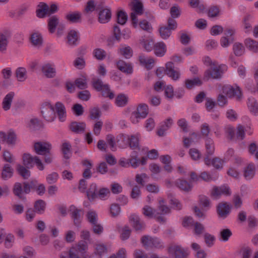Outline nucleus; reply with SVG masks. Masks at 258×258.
I'll list each match as a JSON object with an SVG mask.
<instances>
[{"label": "nucleus", "instance_id": "1", "mask_svg": "<svg viewBox=\"0 0 258 258\" xmlns=\"http://www.w3.org/2000/svg\"><path fill=\"white\" fill-rule=\"evenodd\" d=\"M225 70H226L225 65H218L216 62L214 61L213 66L205 71L204 79L206 80H209L210 79H219L222 77L223 72Z\"/></svg>", "mask_w": 258, "mask_h": 258}, {"label": "nucleus", "instance_id": "2", "mask_svg": "<svg viewBox=\"0 0 258 258\" xmlns=\"http://www.w3.org/2000/svg\"><path fill=\"white\" fill-rule=\"evenodd\" d=\"M171 59L172 61H169L166 63L165 74L173 80H177L180 78V74L178 70H175L173 62H181L182 58L180 56L175 55L171 57Z\"/></svg>", "mask_w": 258, "mask_h": 258}, {"label": "nucleus", "instance_id": "3", "mask_svg": "<svg viewBox=\"0 0 258 258\" xmlns=\"http://www.w3.org/2000/svg\"><path fill=\"white\" fill-rule=\"evenodd\" d=\"M38 8L36 10V15L38 17L40 18H44L46 16H49L58 11V7L55 4H51L49 7L44 3H40L38 6Z\"/></svg>", "mask_w": 258, "mask_h": 258}, {"label": "nucleus", "instance_id": "4", "mask_svg": "<svg viewBox=\"0 0 258 258\" xmlns=\"http://www.w3.org/2000/svg\"><path fill=\"white\" fill-rule=\"evenodd\" d=\"M149 113L148 106L145 103H141L138 105L137 110L132 113L131 116V121L133 123H137L139 119L145 118Z\"/></svg>", "mask_w": 258, "mask_h": 258}, {"label": "nucleus", "instance_id": "5", "mask_svg": "<svg viewBox=\"0 0 258 258\" xmlns=\"http://www.w3.org/2000/svg\"><path fill=\"white\" fill-rule=\"evenodd\" d=\"M86 241H80L70 249L69 255L70 258H80V256L85 253L88 250Z\"/></svg>", "mask_w": 258, "mask_h": 258}, {"label": "nucleus", "instance_id": "6", "mask_svg": "<svg viewBox=\"0 0 258 258\" xmlns=\"http://www.w3.org/2000/svg\"><path fill=\"white\" fill-rule=\"evenodd\" d=\"M31 184H33V182H31ZM31 187H33V185L31 186L27 182H24L23 185L19 182H16L14 185L13 190L15 196L18 197L20 200L23 201L26 199L23 194L29 193Z\"/></svg>", "mask_w": 258, "mask_h": 258}, {"label": "nucleus", "instance_id": "7", "mask_svg": "<svg viewBox=\"0 0 258 258\" xmlns=\"http://www.w3.org/2000/svg\"><path fill=\"white\" fill-rule=\"evenodd\" d=\"M223 92L229 98H234L238 101L242 99V94L240 88L237 86L226 85L223 87Z\"/></svg>", "mask_w": 258, "mask_h": 258}, {"label": "nucleus", "instance_id": "8", "mask_svg": "<svg viewBox=\"0 0 258 258\" xmlns=\"http://www.w3.org/2000/svg\"><path fill=\"white\" fill-rule=\"evenodd\" d=\"M22 159L23 164L27 168L32 167V164L35 162L40 170H43L44 169V166L41 160L37 156L33 157L30 154L25 153L23 155Z\"/></svg>", "mask_w": 258, "mask_h": 258}, {"label": "nucleus", "instance_id": "9", "mask_svg": "<svg viewBox=\"0 0 258 258\" xmlns=\"http://www.w3.org/2000/svg\"><path fill=\"white\" fill-rule=\"evenodd\" d=\"M167 24V26H161L159 29L160 35L163 39L169 38L171 35L172 30H174L177 28V23L173 19L169 18Z\"/></svg>", "mask_w": 258, "mask_h": 258}, {"label": "nucleus", "instance_id": "10", "mask_svg": "<svg viewBox=\"0 0 258 258\" xmlns=\"http://www.w3.org/2000/svg\"><path fill=\"white\" fill-rule=\"evenodd\" d=\"M168 252L174 258H187L188 254L187 249L174 243L168 247Z\"/></svg>", "mask_w": 258, "mask_h": 258}, {"label": "nucleus", "instance_id": "11", "mask_svg": "<svg viewBox=\"0 0 258 258\" xmlns=\"http://www.w3.org/2000/svg\"><path fill=\"white\" fill-rule=\"evenodd\" d=\"M43 117L48 122L53 121L55 118L54 108L49 102L44 103L41 107Z\"/></svg>", "mask_w": 258, "mask_h": 258}, {"label": "nucleus", "instance_id": "12", "mask_svg": "<svg viewBox=\"0 0 258 258\" xmlns=\"http://www.w3.org/2000/svg\"><path fill=\"white\" fill-rule=\"evenodd\" d=\"M170 212V209L165 205L163 200H161L159 202L157 210H156L155 218L158 222L164 223L166 221V219L162 215L168 214Z\"/></svg>", "mask_w": 258, "mask_h": 258}, {"label": "nucleus", "instance_id": "13", "mask_svg": "<svg viewBox=\"0 0 258 258\" xmlns=\"http://www.w3.org/2000/svg\"><path fill=\"white\" fill-rule=\"evenodd\" d=\"M132 10L133 11L131 14V18L133 24L136 26L138 23L137 15H141L143 13V4L139 1H135L132 3Z\"/></svg>", "mask_w": 258, "mask_h": 258}, {"label": "nucleus", "instance_id": "14", "mask_svg": "<svg viewBox=\"0 0 258 258\" xmlns=\"http://www.w3.org/2000/svg\"><path fill=\"white\" fill-rule=\"evenodd\" d=\"M51 149V144L46 142H37L34 143L33 150L38 155H45L50 152Z\"/></svg>", "mask_w": 258, "mask_h": 258}, {"label": "nucleus", "instance_id": "15", "mask_svg": "<svg viewBox=\"0 0 258 258\" xmlns=\"http://www.w3.org/2000/svg\"><path fill=\"white\" fill-rule=\"evenodd\" d=\"M231 192L230 188L226 185L220 187L214 186L211 191V197L214 199H218L221 195L230 196Z\"/></svg>", "mask_w": 258, "mask_h": 258}, {"label": "nucleus", "instance_id": "16", "mask_svg": "<svg viewBox=\"0 0 258 258\" xmlns=\"http://www.w3.org/2000/svg\"><path fill=\"white\" fill-rule=\"evenodd\" d=\"M231 206L227 202H221L217 207V212L219 217L223 219L226 218L229 214Z\"/></svg>", "mask_w": 258, "mask_h": 258}, {"label": "nucleus", "instance_id": "17", "mask_svg": "<svg viewBox=\"0 0 258 258\" xmlns=\"http://www.w3.org/2000/svg\"><path fill=\"white\" fill-rule=\"evenodd\" d=\"M70 211L71 212L72 218L73 219L75 226L78 227L80 226L83 215V211L81 209L77 208L74 206L70 207Z\"/></svg>", "mask_w": 258, "mask_h": 258}, {"label": "nucleus", "instance_id": "18", "mask_svg": "<svg viewBox=\"0 0 258 258\" xmlns=\"http://www.w3.org/2000/svg\"><path fill=\"white\" fill-rule=\"evenodd\" d=\"M130 222L136 231L142 230L145 228V223L140 219L138 216L135 214L130 216Z\"/></svg>", "mask_w": 258, "mask_h": 258}, {"label": "nucleus", "instance_id": "19", "mask_svg": "<svg viewBox=\"0 0 258 258\" xmlns=\"http://www.w3.org/2000/svg\"><path fill=\"white\" fill-rule=\"evenodd\" d=\"M55 111L60 121L63 122L66 120L67 117L66 107L61 102H57L55 103Z\"/></svg>", "mask_w": 258, "mask_h": 258}, {"label": "nucleus", "instance_id": "20", "mask_svg": "<svg viewBox=\"0 0 258 258\" xmlns=\"http://www.w3.org/2000/svg\"><path fill=\"white\" fill-rule=\"evenodd\" d=\"M116 68L121 72L131 74L133 72V66L130 62H126L125 61L120 59L116 62Z\"/></svg>", "mask_w": 258, "mask_h": 258}, {"label": "nucleus", "instance_id": "21", "mask_svg": "<svg viewBox=\"0 0 258 258\" xmlns=\"http://www.w3.org/2000/svg\"><path fill=\"white\" fill-rule=\"evenodd\" d=\"M86 126V123L84 122L73 121L70 124L69 128L74 133L81 134L85 131Z\"/></svg>", "mask_w": 258, "mask_h": 258}, {"label": "nucleus", "instance_id": "22", "mask_svg": "<svg viewBox=\"0 0 258 258\" xmlns=\"http://www.w3.org/2000/svg\"><path fill=\"white\" fill-rule=\"evenodd\" d=\"M140 63L144 66L147 69H151L155 64V60L153 57H146L143 54H140L139 56Z\"/></svg>", "mask_w": 258, "mask_h": 258}, {"label": "nucleus", "instance_id": "23", "mask_svg": "<svg viewBox=\"0 0 258 258\" xmlns=\"http://www.w3.org/2000/svg\"><path fill=\"white\" fill-rule=\"evenodd\" d=\"M155 54L159 57L164 56L166 52L167 47L163 42H158L154 45L153 47Z\"/></svg>", "mask_w": 258, "mask_h": 258}, {"label": "nucleus", "instance_id": "24", "mask_svg": "<svg viewBox=\"0 0 258 258\" xmlns=\"http://www.w3.org/2000/svg\"><path fill=\"white\" fill-rule=\"evenodd\" d=\"M82 14L78 11L70 12L66 15V19L71 23H79L81 21Z\"/></svg>", "mask_w": 258, "mask_h": 258}, {"label": "nucleus", "instance_id": "25", "mask_svg": "<svg viewBox=\"0 0 258 258\" xmlns=\"http://www.w3.org/2000/svg\"><path fill=\"white\" fill-rule=\"evenodd\" d=\"M14 96L15 93L10 92L4 97L2 102V108L5 111H7L10 109Z\"/></svg>", "mask_w": 258, "mask_h": 258}, {"label": "nucleus", "instance_id": "26", "mask_svg": "<svg viewBox=\"0 0 258 258\" xmlns=\"http://www.w3.org/2000/svg\"><path fill=\"white\" fill-rule=\"evenodd\" d=\"M111 13L109 9H104L99 13L98 21L100 23L104 24L107 23L110 19Z\"/></svg>", "mask_w": 258, "mask_h": 258}, {"label": "nucleus", "instance_id": "27", "mask_svg": "<svg viewBox=\"0 0 258 258\" xmlns=\"http://www.w3.org/2000/svg\"><path fill=\"white\" fill-rule=\"evenodd\" d=\"M173 123V120L171 118H168L160 125L157 131V135L162 137L165 135V132L168 130Z\"/></svg>", "mask_w": 258, "mask_h": 258}, {"label": "nucleus", "instance_id": "28", "mask_svg": "<svg viewBox=\"0 0 258 258\" xmlns=\"http://www.w3.org/2000/svg\"><path fill=\"white\" fill-rule=\"evenodd\" d=\"M176 185L181 190L188 192L191 190L192 185L188 181L182 179H178L175 181Z\"/></svg>", "mask_w": 258, "mask_h": 258}, {"label": "nucleus", "instance_id": "29", "mask_svg": "<svg viewBox=\"0 0 258 258\" xmlns=\"http://www.w3.org/2000/svg\"><path fill=\"white\" fill-rule=\"evenodd\" d=\"M42 72L48 78H53L55 75V70L49 63L44 64L42 67Z\"/></svg>", "mask_w": 258, "mask_h": 258}, {"label": "nucleus", "instance_id": "30", "mask_svg": "<svg viewBox=\"0 0 258 258\" xmlns=\"http://www.w3.org/2000/svg\"><path fill=\"white\" fill-rule=\"evenodd\" d=\"M139 136V134H137L128 137L130 147L133 150H140Z\"/></svg>", "mask_w": 258, "mask_h": 258}, {"label": "nucleus", "instance_id": "31", "mask_svg": "<svg viewBox=\"0 0 258 258\" xmlns=\"http://www.w3.org/2000/svg\"><path fill=\"white\" fill-rule=\"evenodd\" d=\"M9 36L8 32H5V33H0V51L3 52L6 50Z\"/></svg>", "mask_w": 258, "mask_h": 258}, {"label": "nucleus", "instance_id": "32", "mask_svg": "<svg viewBox=\"0 0 258 258\" xmlns=\"http://www.w3.org/2000/svg\"><path fill=\"white\" fill-rule=\"evenodd\" d=\"M244 43L250 50L254 52H258V42L248 38L245 40Z\"/></svg>", "mask_w": 258, "mask_h": 258}, {"label": "nucleus", "instance_id": "33", "mask_svg": "<svg viewBox=\"0 0 258 258\" xmlns=\"http://www.w3.org/2000/svg\"><path fill=\"white\" fill-rule=\"evenodd\" d=\"M15 76L19 82H24L27 79V71L24 68H18L15 71Z\"/></svg>", "mask_w": 258, "mask_h": 258}, {"label": "nucleus", "instance_id": "34", "mask_svg": "<svg viewBox=\"0 0 258 258\" xmlns=\"http://www.w3.org/2000/svg\"><path fill=\"white\" fill-rule=\"evenodd\" d=\"M189 5L192 8L197 9L199 13H203L206 10V6L201 4L200 0H189Z\"/></svg>", "mask_w": 258, "mask_h": 258}, {"label": "nucleus", "instance_id": "35", "mask_svg": "<svg viewBox=\"0 0 258 258\" xmlns=\"http://www.w3.org/2000/svg\"><path fill=\"white\" fill-rule=\"evenodd\" d=\"M255 173V166L253 164H249L244 170V176L246 179H251Z\"/></svg>", "mask_w": 258, "mask_h": 258}, {"label": "nucleus", "instance_id": "36", "mask_svg": "<svg viewBox=\"0 0 258 258\" xmlns=\"http://www.w3.org/2000/svg\"><path fill=\"white\" fill-rule=\"evenodd\" d=\"M202 82L199 78H196L194 79H187L185 81V87L187 89H191L196 86H201Z\"/></svg>", "mask_w": 258, "mask_h": 258}, {"label": "nucleus", "instance_id": "37", "mask_svg": "<svg viewBox=\"0 0 258 258\" xmlns=\"http://www.w3.org/2000/svg\"><path fill=\"white\" fill-rule=\"evenodd\" d=\"M78 32L74 30H71L68 35V42L70 45H76L77 40H78Z\"/></svg>", "mask_w": 258, "mask_h": 258}, {"label": "nucleus", "instance_id": "38", "mask_svg": "<svg viewBox=\"0 0 258 258\" xmlns=\"http://www.w3.org/2000/svg\"><path fill=\"white\" fill-rule=\"evenodd\" d=\"M205 146L207 153L208 155H213L215 151V147L214 141L211 138H206L205 140Z\"/></svg>", "mask_w": 258, "mask_h": 258}, {"label": "nucleus", "instance_id": "39", "mask_svg": "<svg viewBox=\"0 0 258 258\" xmlns=\"http://www.w3.org/2000/svg\"><path fill=\"white\" fill-rule=\"evenodd\" d=\"M58 24V19L55 16L50 17L48 22L49 31L51 33L54 32L56 26Z\"/></svg>", "mask_w": 258, "mask_h": 258}, {"label": "nucleus", "instance_id": "40", "mask_svg": "<svg viewBox=\"0 0 258 258\" xmlns=\"http://www.w3.org/2000/svg\"><path fill=\"white\" fill-rule=\"evenodd\" d=\"M31 41L33 45L39 47L42 43V38L39 33H34L31 35Z\"/></svg>", "mask_w": 258, "mask_h": 258}, {"label": "nucleus", "instance_id": "41", "mask_svg": "<svg viewBox=\"0 0 258 258\" xmlns=\"http://www.w3.org/2000/svg\"><path fill=\"white\" fill-rule=\"evenodd\" d=\"M13 169L10 165H5L2 173V177L4 179H7L12 176Z\"/></svg>", "mask_w": 258, "mask_h": 258}, {"label": "nucleus", "instance_id": "42", "mask_svg": "<svg viewBox=\"0 0 258 258\" xmlns=\"http://www.w3.org/2000/svg\"><path fill=\"white\" fill-rule=\"evenodd\" d=\"M248 107L250 111L254 115H258V103L254 99H249Z\"/></svg>", "mask_w": 258, "mask_h": 258}, {"label": "nucleus", "instance_id": "43", "mask_svg": "<svg viewBox=\"0 0 258 258\" xmlns=\"http://www.w3.org/2000/svg\"><path fill=\"white\" fill-rule=\"evenodd\" d=\"M75 86L80 89H85L87 88V79L85 77L77 78L75 81Z\"/></svg>", "mask_w": 258, "mask_h": 258}, {"label": "nucleus", "instance_id": "44", "mask_svg": "<svg viewBox=\"0 0 258 258\" xmlns=\"http://www.w3.org/2000/svg\"><path fill=\"white\" fill-rule=\"evenodd\" d=\"M17 170L19 174L24 178L27 179L30 176V171L24 166L18 164L17 166Z\"/></svg>", "mask_w": 258, "mask_h": 258}, {"label": "nucleus", "instance_id": "45", "mask_svg": "<svg viewBox=\"0 0 258 258\" xmlns=\"http://www.w3.org/2000/svg\"><path fill=\"white\" fill-rule=\"evenodd\" d=\"M93 55L99 60H103L106 56V52L101 48H96L93 51Z\"/></svg>", "mask_w": 258, "mask_h": 258}, {"label": "nucleus", "instance_id": "46", "mask_svg": "<svg viewBox=\"0 0 258 258\" xmlns=\"http://www.w3.org/2000/svg\"><path fill=\"white\" fill-rule=\"evenodd\" d=\"M45 206L46 203L42 200H39L35 202L34 204V209L37 213L42 214L45 211Z\"/></svg>", "mask_w": 258, "mask_h": 258}, {"label": "nucleus", "instance_id": "47", "mask_svg": "<svg viewBox=\"0 0 258 258\" xmlns=\"http://www.w3.org/2000/svg\"><path fill=\"white\" fill-rule=\"evenodd\" d=\"M138 156L137 152L134 151L132 153L130 158L128 159V164H130L134 168L137 167L140 164V160L138 158Z\"/></svg>", "mask_w": 258, "mask_h": 258}, {"label": "nucleus", "instance_id": "48", "mask_svg": "<svg viewBox=\"0 0 258 258\" xmlns=\"http://www.w3.org/2000/svg\"><path fill=\"white\" fill-rule=\"evenodd\" d=\"M143 214L149 218H152L153 216L155 218L156 210L151 207L146 205L142 209Z\"/></svg>", "mask_w": 258, "mask_h": 258}, {"label": "nucleus", "instance_id": "49", "mask_svg": "<svg viewBox=\"0 0 258 258\" xmlns=\"http://www.w3.org/2000/svg\"><path fill=\"white\" fill-rule=\"evenodd\" d=\"M101 92L102 96L104 97H109V99H113L114 95L113 92L110 91L109 86L108 84H105V86L99 91Z\"/></svg>", "mask_w": 258, "mask_h": 258}, {"label": "nucleus", "instance_id": "50", "mask_svg": "<svg viewBox=\"0 0 258 258\" xmlns=\"http://www.w3.org/2000/svg\"><path fill=\"white\" fill-rule=\"evenodd\" d=\"M96 190V184L94 183L91 184L90 188L87 192V197L89 200H93L97 197Z\"/></svg>", "mask_w": 258, "mask_h": 258}, {"label": "nucleus", "instance_id": "51", "mask_svg": "<svg viewBox=\"0 0 258 258\" xmlns=\"http://www.w3.org/2000/svg\"><path fill=\"white\" fill-rule=\"evenodd\" d=\"M88 222L91 224H95L97 222V214L96 212L90 210L86 215Z\"/></svg>", "mask_w": 258, "mask_h": 258}, {"label": "nucleus", "instance_id": "52", "mask_svg": "<svg viewBox=\"0 0 258 258\" xmlns=\"http://www.w3.org/2000/svg\"><path fill=\"white\" fill-rule=\"evenodd\" d=\"M233 50L236 56H241L244 53V48L241 43L236 42L233 45Z\"/></svg>", "mask_w": 258, "mask_h": 258}, {"label": "nucleus", "instance_id": "53", "mask_svg": "<svg viewBox=\"0 0 258 258\" xmlns=\"http://www.w3.org/2000/svg\"><path fill=\"white\" fill-rule=\"evenodd\" d=\"M231 231L228 228L222 229L220 232V237L224 241H227L232 236Z\"/></svg>", "mask_w": 258, "mask_h": 258}, {"label": "nucleus", "instance_id": "54", "mask_svg": "<svg viewBox=\"0 0 258 258\" xmlns=\"http://www.w3.org/2000/svg\"><path fill=\"white\" fill-rule=\"evenodd\" d=\"M115 102L118 106H124L127 104V97L124 94H119L117 96Z\"/></svg>", "mask_w": 258, "mask_h": 258}, {"label": "nucleus", "instance_id": "55", "mask_svg": "<svg viewBox=\"0 0 258 258\" xmlns=\"http://www.w3.org/2000/svg\"><path fill=\"white\" fill-rule=\"evenodd\" d=\"M101 115V112L98 107H93L89 111V116L91 119H98Z\"/></svg>", "mask_w": 258, "mask_h": 258}, {"label": "nucleus", "instance_id": "56", "mask_svg": "<svg viewBox=\"0 0 258 258\" xmlns=\"http://www.w3.org/2000/svg\"><path fill=\"white\" fill-rule=\"evenodd\" d=\"M119 52L120 54L126 58H130L133 55V51L130 46L120 48Z\"/></svg>", "mask_w": 258, "mask_h": 258}, {"label": "nucleus", "instance_id": "57", "mask_svg": "<svg viewBox=\"0 0 258 258\" xmlns=\"http://www.w3.org/2000/svg\"><path fill=\"white\" fill-rule=\"evenodd\" d=\"M220 13V8L218 6H212L209 9L208 15L210 17H217Z\"/></svg>", "mask_w": 258, "mask_h": 258}, {"label": "nucleus", "instance_id": "58", "mask_svg": "<svg viewBox=\"0 0 258 258\" xmlns=\"http://www.w3.org/2000/svg\"><path fill=\"white\" fill-rule=\"evenodd\" d=\"M92 85L94 89L99 91L105 86L106 84H104L103 81L98 78H94L92 81Z\"/></svg>", "mask_w": 258, "mask_h": 258}, {"label": "nucleus", "instance_id": "59", "mask_svg": "<svg viewBox=\"0 0 258 258\" xmlns=\"http://www.w3.org/2000/svg\"><path fill=\"white\" fill-rule=\"evenodd\" d=\"M71 144L68 142L63 143L62 145L61 150L66 158H69L70 155Z\"/></svg>", "mask_w": 258, "mask_h": 258}, {"label": "nucleus", "instance_id": "60", "mask_svg": "<svg viewBox=\"0 0 258 258\" xmlns=\"http://www.w3.org/2000/svg\"><path fill=\"white\" fill-rule=\"evenodd\" d=\"M127 19V16L124 12L120 11L118 12L117 15V20L118 24L124 25L126 23Z\"/></svg>", "mask_w": 258, "mask_h": 258}, {"label": "nucleus", "instance_id": "61", "mask_svg": "<svg viewBox=\"0 0 258 258\" xmlns=\"http://www.w3.org/2000/svg\"><path fill=\"white\" fill-rule=\"evenodd\" d=\"M204 240L207 245L208 247H211L214 245L215 237L214 235L206 233L204 234Z\"/></svg>", "mask_w": 258, "mask_h": 258}, {"label": "nucleus", "instance_id": "62", "mask_svg": "<svg viewBox=\"0 0 258 258\" xmlns=\"http://www.w3.org/2000/svg\"><path fill=\"white\" fill-rule=\"evenodd\" d=\"M140 187L137 185L133 186L131 193V197L135 200L138 199L141 195Z\"/></svg>", "mask_w": 258, "mask_h": 258}, {"label": "nucleus", "instance_id": "63", "mask_svg": "<svg viewBox=\"0 0 258 258\" xmlns=\"http://www.w3.org/2000/svg\"><path fill=\"white\" fill-rule=\"evenodd\" d=\"M72 110L74 113L77 116H81L84 113V108L80 104H75L72 107Z\"/></svg>", "mask_w": 258, "mask_h": 258}, {"label": "nucleus", "instance_id": "64", "mask_svg": "<svg viewBox=\"0 0 258 258\" xmlns=\"http://www.w3.org/2000/svg\"><path fill=\"white\" fill-rule=\"evenodd\" d=\"M240 252L242 254V258H250L251 255L252 250L248 246H243L241 248Z\"/></svg>", "mask_w": 258, "mask_h": 258}]
</instances>
